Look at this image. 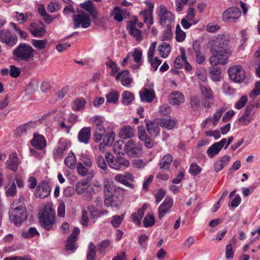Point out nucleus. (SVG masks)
Wrapping results in <instances>:
<instances>
[{"label": "nucleus", "instance_id": "obj_30", "mask_svg": "<svg viewBox=\"0 0 260 260\" xmlns=\"http://www.w3.org/2000/svg\"><path fill=\"white\" fill-rule=\"evenodd\" d=\"M209 69L210 76L212 80L214 81H219L221 80V77L220 74L221 73V70L219 68L215 67V66H212Z\"/></svg>", "mask_w": 260, "mask_h": 260}, {"label": "nucleus", "instance_id": "obj_23", "mask_svg": "<svg viewBox=\"0 0 260 260\" xmlns=\"http://www.w3.org/2000/svg\"><path fill=\"white\" fill-rule=\"evenodd\" d=\"M31 144L36 148L42 150L46 146V141L42 135L34 134L33 139L31 141Z\"/></svg>", "mask_w": 260, "mask_h": 260}, {"label": "nucleus", "instance_id": "obj_38", "mask_svg": "<svg viewBox=\"0 0 260 260\" xmlns=\"http://www.w3.org/2000/svg\"><path fill=\"white\" fill-rule=\"evenodd\" d=\"M158 51L159 54L163 58H166L168 56L171 51V46L169 44L166 42H162L158 46Z\"/></svg>", "mask_w": 260, "mask_h": 260}, {"label": "nucleus", "instance_id": "obj_61", "mask_svg": "<svg viewBox=\"0 0 260 260\" xmlns=\"http://www.w3.org/2000/svg\"><path fill=\"white\" fill-rule=\"evenodd\" d=\"M201 171V168L196 164H192L190 165L189 172L193 176H197Z\"/></svg>", "mask_w": 260, "mask_h": 260}, {"label": "nucleus", "instance_id": "obj_50", "mask_svg": "<svg viewBox=\"0 0 260 260\" xmlns=\"http://www.w3.org/2000/svg\"><path fill=\"white\" fill-rule=\"evenodd\" d=\"M95 254V246L93 243H90L88 246V252L86 256L87 260H94Z\"/></svg>", "mask_w": 260, "mask_h": 260}, {"label": "nucleus", "instance_id": "obj_63", "mask_svg": "<svg viewBox=\"0 0 260 260\" xmlns=\"http://www.w3.org/2000/svg\"><path fill=\"white\" fill-rule=\"evenodd\" d=\"M10 75L13 78H17L20 74V69L14 65L10 66Z\"/></svg>", "mask_w": 260, "mask_h": 260}, {"label": "nucleus", "instance_id": "obj_18", "mask_svg": "<svg viewBox=\"0 0 260 260\" xmlns=\"http://www.w3.org/2000/svg\"><path fill=\"white\" fill-rule=\"evenodd\" d=\"M68 146V142L63 140L60 139L58 141L57 146L54 152V157L55 159H60L62 158L64 152L67 150Z\"/></svg>", "mask_w": 260, "mask_h": 260}, {"label": "nucleus", "instance_id": "obj_25", "mask_svg": "<svg viewBox=\"0 0 260 260\" xmlns=\"http://www.w3.org/2000/svg\"><path fill=\"white\" fill-rule=\"evenodd\" d=\"M105 157L108 162V166L110 168L115 170H119L118 156L115 157L110 152H107L105 154Z\"/></svg>", "mask_w": 260, "mask_h": 260}, {"label": "nucleus", "instance_id": "obj_27", "mask_svg": "<svg viewBox=\"0 0 260 260\" xmlns=\"http://www.w3.org/2000/svg\"><path fill=\"white\" fill-rule=\"evenodd\" d=\"M29 27L30 32L34 37H41L46 33L45 29L37 26L35 23H31Z\"/></svg>", "mask_w": 260, "mask_h": 260}, {"label": "nucleus", "instance_id": "obj_48", "mask_svg": "<svg viewBox=\"0 0 260 260\" xmlns=\"http://www.w3.org/2000/svg\"><path fill=\"white\" fill-rule=\"evenodd\" d=\"M176 41L178 42H181L183 40H184L186 35L185 32H184L181 29L179 25H177L176 26Z\"/></svg>", "mask_w": 260, "mask_h": 260}, {"label": "nucleus", "instance_id": "obj_55", "mask_svg": "<svg viewBox=\"0 0 260 260\" xmlns=\"http://www.w3.org/2000/svg\"><path fill=\"white\" fill-rule=\"evenodd\" d=\"M60 5L57 2H51L47 7V10L50 13H53L60 9Z\"/></svg>", "mask_w": 260, "mask_h": 260}, {"label": "nucleus", "instance_id": "obj_51", "mask_svg": "<svg viewBox=\"0 0 260 260\" xmlns=\"http://www.w3.org/2000/svg\"><path fill=\"white\" fill-rule=\"evenodd\" d=\"M22 235L25 238H30L39 235V233L35 228L31 227L27 231L23 232Z\"/></svg>", "mask_w": 260, "mask_h": 260}, {"label": "nucleus", "instance_id": "obj_62", "mask_svg": "<svg viewBox=\"0 0 260 260\" xmlns=\"http://www.w3.org/2000/svg\"><path fill=\"white\" fill-rule=\"evenodd\" d=\"M247 97L246 95H243L235 104V108L237 109L242 108L247 102Z\"/></svg>", "mask_w": 260, "mask_h": 260}, {"label": "nucleus", "instance_id": "obj_58", "mask_svg": "<svg viewBox=\"0 0 260 260\" xmlns=\"http://www.w3.org/2000/svg\"><path fill=\"white\" fill-rule=\"evenodd\" d=\"M76 169L78 174L81 176H85L88 174V170L81 162L77 164Z\"/></svg>", "mask_w": 260, "mask_h": 260}, {"label": "nucleus", "instance_id": "obj_53", "mask_svg": "<svg viewBox=\"0 0 260 260\" xmlns=\"http://www.w3.org/2000/svg\"><path fill=\"white\" fill-rule=\"evenodd\" d=\"M96 162L98 166L103 171H105L107 170V165L103 156L101 155L97 156Z\"/></svg>", "mask_w": 260, "mask_h": 260}, {"label": "nucleus", "instance_id": "obj_7", "mask_svg": "<svg viewBox=\"0 0 260 260\" xmlns=\"http://www.w3.org/2000/svg\"><path fill=\"white\" fill-rule=\"evenodd\" d=\"M125 152L130 157H138L143 154L142 145L140 143H134L130 139L125 144Z\"/></svg>", "mask_w": 260, "mask_h": 260}, {"label": "nucleus", "instance_id": "obj_54", "mask_svg": "<svg viewBox=\"0 0 260 260\" xmlns=\"http://www.w3.org/2000/svg\"><path fill=\"white\" fill-rule=\"evenodd\" d=\"M104 191L105 195H112V184L108 180L104 181Z\"/></svg>", "mask_w": 260, "mask_h": 260}, {"label": "nucleus", "instance_id": "obj_43", "mask_svg": "<svg viewBox=\"0 0 260 260\" xmlns=\"http://www.w3.org/2000/svg\"><path fill=\"white\" fill-rule=\"evenodd\" d=\"M181 55L176 57L174 61L175 67L177 69L183 68V64L186 62L185 53L184 51H181Z\"/></svg>", "mask_w": 260, "mask_h": 260}, {"label": "nucleus", "instance_id": "obj_14", "mask_svg": "<svg viewBox=\"0 0 260 260\" xmlns=\"http://www.w3.org/2000/svg\"><path fill=\"white\" fill-rule=\"evenodd\" d=\"M76 191L79 194H81L86 192L87 198L90 200L91 199V192L92 188L89 187V184L86 180H81L76 185Z\"/></svg>", "mask_w": 260, "mask_h": 260}, {"label": "nucleus", "instance_id": "obj_34", "mask_svg": "<svg viewBox=\"0 0 260 260\" xmlns=\"http://www.w3.org/2000/svg\"><path fill=\"white\" fill-rule=\"evenodd\" d=\"M65 165L70 169H74L76 164V157L75 154L71 152L68 153L64 161Z\"/></svg>", "mask_w": 260, "mask_h": 260}, {"label": "nucleus", "instance_id": "obj_10", "mask_svg": "<svg viewBox=\"0 0 260 260\" xmlns=\"http://www.w3.org/2000/svg\"><path fill=\"white\" fill-rule=\"evenodd\" d=\"M230 79L237 83H241L245 78L244 71L240 65L231 67L228 70Z\"/></svg>", "mask_w": 260, "mask_h": 260}, {"label": "nucleus", "instance_id": "obj_24", "mask_svg": "<svg viewBox=\"0 0 260 260\" xmlns=\"http://www.w3.org/2000/svg\"><path fill=\"white\" fill-rule=\"evenodd\" d=\"M81 7L88 11L94 19L98 18V13L93 6V2L90 0L85 2L84 3L81 4Z\"/></svg>", "mask_w": 260, "mask_h": 260}, {"label": "nucleus", "instance_id": "obj_5", "mask_svg": "<svg viewBox=\"0 0 260 260\" xmlns=\"http://www.w3.org/2000/svg\"><path fill=\"white\" fill-rule=\"evenodd\" d=\"M156 13L159 18V24L162 26H166L167 30H170V24L175 19L173 13L169 11L164 4L159 5L157 9Z\"/></svg>", "mask_w": 260, "mask_h": 260}, {"label": "nucleus", "instance_id": "obj_26", "mask_svg": "<svg viewBox=\"0 0 260 260\" xmlns=\"http://www.w3.org/2000/svg\"><path fill=\"white\" fill-rule=\"evenodd\" d=\"M148 133L152 137H156L159 133L160 128L158 124L154 121H150L146 123Z\"/></svg>", "mask_w": 260, "mask_h": 260}, {"label": "nucleus", "instance_id": "obj_39", "mask_svg": "<svg viewBox=\"0 0 260 260\" xmlns=\"http://www.w3.org/2000/svg\"><path fill=\"white\" fill-rule=\"evenodd\" d=\"M176 120L175 119H161L159 125L162 127L166 128L168 129L173 128L176 124Z\"/></svg>", "mask_w": 260, "mask_h": 260}, {"label": "nucleus", "instance_id": "obj_64", "mask_svg": "<svg viewBox=\"0 0 260 260\" xmlns=\"http://www.w3.org/2000/svg\"><path fill=\"white\" fill-rule=\"evenodd\" d=\"M260 94V81L257 82L254 88L251 91L249 94L251 98H255Z\"/></svg>", "mask_w": 260, "mask_h": 260}, {"label": "nucleus", "instance_id": "obj_36", "mask_svg": "<svg viewBox=\"0 0 260 260\" xmlns=\"http://www.w3.org/2000/svg\"><path fill=\"white\" fill-rule=\"evenodd\" d=\"M200 89L202 95H203L204 98L207 100H213V92L211 88L206 86L203 84H200Z\"/></svg>", "mask_w": 260, "mask_h": 260}, {"label": "nucleus", "instance_id": "obj_21", "mask_svg": "<svg viewBox=\"0 0 260 260\" xmlns=\"http://www.w3.org/2000/svg\"><path fill=\"white\" fill-rule=\"evenodd\" d=\"M115 79L117 81L120 80L121 84L124 86H128L132 82L129 72L126 70L118 73L115 77Z\"/></svg>", "mask_w": 260, "mask_h": 260}, {"label": "nucleus", "instance_id": "obj_20", "mask_svg": "<svg viewBox=\"0 0 260 260\" xmlns=\"http://www.w3.org/2000/svg\"><path fill=\"white\" fill-rule=\"evenodd\" d=\"M170 103L173 105H179L184 102V95L178 91L172 92L169 95Z\"/></svg>", "mask_w": 260, "mask_h": 260}, {"label": "nucleus", "instance_id": "obj_49", "mask_svg": "<svg viewBox=\"0 0 260 260\" xmlns=\"http://www.w3.org/2000/svg\"><path fill=\"white\" fill-rule=\"evenodd\" d=\"M155 223L154 217L149 214H147L143 220V226L145 228L152 226Z\"/></svg>", "mask_w": 260, "mask_h": 260}, {"label": "nucleus", "instance_id": "obj_2", "mask_svg": "<svg viewBox=\"0 0 260 260\" xmlns=\"http://www.w3.org/2000/svg\"><path fill=\"white\" fill-rule=\"evenodd\" d=\"M9 216L10 221L16 226L21 224L26 219L27 214L23 199L19 198L12 203L9 210Z\"/></svg>", "mask_w": 260, "mask_h": 260}, {"label": "nucleus", "instance_id": "obj_12", "mask_svg": "<svg viewBox=\"0 0 260 260\" xmlns=\"http://www.w3.org/2000/svg\"><path fill=\"white\" fill-rule=\"evenodd\" d=\"M0 41L9 46L13 47L17 44L18 38L12 35L9 30L2 29L0 30Z\"/></svg>", "mask_w": 260, "mask_h": 260}, {"label": "nucleus", "instance_id": "obj_42", "mask_svg": "<svg viewBox=\"0 0 260 260\" xmlns=\"http://www.w3.org/2000/svg\"><path fill=\"white\" fill-rule=\"evenodd\" d=\"M86 101L83 98H77L73 103L72 108L74 111H79L84 108Z\"/></svg>", "mask_w": 260, "mask_h": 260}, {"label": "nucleus", "instance_id": "obj_59", "mask_svg": "<svg viewBox=\"0 0 260 260\" xmlns=\"http://www.w3.org/2000/svg\"><path fill=\"white\" fill-rule=\"evenodd\" d=\"M253 119L252 116H246V115H242V116L239 119L240 123L242 125H248L250 123Z\"/></svg>", "mask_w": 260, "mask_h": 260}, {"label": "nucleus", "instance_id": "obj_56", "mask_svg": "<svg viewBox=\"0 0 260 260\" xmlns=\"http://www.w3.org/2000/svg\"><path fill=\"white\" fill-rule=\"evenodd\" d=\"M34 125V123L32 122L25 123L18 127V131L20 134H22L27 131H30Z\"/></svg>", "mask_w": 260, "mask_h": 260}, {"label": "nucleus", "instance_id": "obj_13", "mask_svg": "<svg viewBox=\"0 0 260 260\" xmlns=\"http://www.w3.org/2000/svg\"><path fill=\"white\" fill-rule=\"evenodd\" d=\"M51 187L49 184L45 181L41 182L37 187L35 192L36 197L43 199L50 194Z\"/></svg>", "mask_w": 260, "mask_h": 260}, {"label": "nucleus", "instance_id": "obj_35", "mask_svg": "<svg viewBox=\"0 0 260 260\" xmlns=\"http://www.w3.org/2000/svg\"><path fill=\"white\" fill-rule=\"evenodd\" d=\"M173 160V157L171 154H167L162 157L160 164L159 167L160 169L168 170L170 168L171 162Z\"/></svg>", "mask_w": 260, "mask_h": 260}, {"label": "nucleus", "instance_id": "obj_41", "mask_svg": "<svg viewBox=\"0 0 260 260\" xmlns=\"http://www.w3.org/2000/svg\"><path fill=\"white\" fill-rule=\"evenodd\" d=\"M119 94L118 92L111 89L106 95L107 102L110 103L115 104L119 98Z\"/></svg>", "mask_w": 260, "mask_h": 260}, {"label": "nucleus", "instance_id": "obj_9", "mask_svg": "<svg viewBox=\"0 0 260 260\" xmlns=\"http://www.w3.org/2000/svg\"><path fill=\"white\" fill-rule=\"evenodd\" d=\"M241 15L240 10L235 7H230L225 10L222 14V20L226 23H234Z\"/></svg>", "mask_w": 260, "mask_h": 260}, {"label": "nucleus", "instance_id": "obj_37", "mask_svg": "<svg viewBox=\"0 0 260 260\" xmlns=\"http://www.w3.org/2000/svg\"><path fill=\"white\" fill-rule=\"evenodd\" d=\"M125 144L123 140H118L113 145V151L118 154H124L126 150Z\"/></svg>", "mask_w": 260, "mask_h": 260}, {"label": "nucleus", "instance_id": "obj_1", "mask_svg": "<svg viewBox=\"0 0 260 260\" xmlns=\"http://www.w3.org/2000/svg\"><path fill=\"white\" fill-rule=\"evenodd\" d=\"M230 41L228 36L219 35L212 41L210 45V52L212 56L209 58V62L212 66L218 64H226L229 61V58L232 54V50L229 47Z\"/></svg>", "mask_w": 260, "mask_h": 260}, {"label": "nucleus", "instance_id": "obj_16", "mask_svg": "<svg viewBox=\"0 0 260 260\" xmlns=\"http://www.w3.org/2000/svg\"><path fill=\"white\" fill-rule=\"evenodd\" d=\"M226 142V139L223 138L220 141L216 142L212 145L207 151L208 156L210 158H212L215 155L218 154Z\"/></svg>", "mask_w": 260, "mask_h": 260}, {"label": "nucleus", "instance_id": "obj_28", "mask_svg": "<svg viewBox=\"0 0 260 260\" xmlns=\"http://www.w3.org/2000/svg\"><path fill=\"white\" fill-rule=\"evenodd\" d=\"M8 166L9 169L14 172L17 170L19 162L18 158L16 153H12L9 156V158L7 160Z\"/></svg>", "mask_w": 260, "mask_h": 260}, {"label": "nucleus", "instance_id": "obj_4", "mask_svg": "<svg viewBox=\"0 0 260 260\" xmlns=\"http://www.w3.org/2000/svg\"><path fill=\"white\" fill-rule=\"evenodd\" d=\"M55 212L50 205H45L39 215L40 223L42 227L50 230L54 223Z\"/></svg>", "mask_w": 260, "mask_h": 260}, {"label": "nucleus", "instance_id": "obj_6", "mask_svg": "<svg viewBox=\"0 0 260 260\" xmlns=\"http://www.w3.org/2000/svg\"><path fill=\"white\" fill-rule=\"evenodd\" d=\"M93 121L94 129L93 139L95 142H99L105 135V128L103 125V121L101 117H93L91 119Z\"/></svg>", "mask_w": 260, "mask_h": 260}, {"label": "nucleus", "instance_id": "obj_19", "mask_svg": "<svg viewBox=\"0 0 260 260\" xmlns=\"http://www.w3.org/2000/svg\"><path fill=\"white\" fill-rule=\"evenodd\" d=\"M127 29L129 34L134 37L138 41H141L143 38L141 35V31L136 27V21H131L127 26Z\"/></svg>", "mask_w": 260, "mask_h": 260}, {"label": "nucleus", "instance_id": "obj_60", "mask_svg": "<svg viewBox=\"0 0 260 260\" xmlns=\"http://www.w3.org/2000/svg\"><path fill=\"white\" fill-rule=\"evenodd\" d=\"M123 219V215H115L113 217L111 222L113 226L115 228L119 227Z\"/></svg>", "mask_w": 260, "mask_h": 260}, {"label": "nucleus", "instance_id": "obj_44", "mask_svg": "<svg viewBox=\"0 0 260 260\" xmlns=\"http://www.w3.org/2000/svg\"><path fill=\"white\" fill-rule=\"evenodd\" d=\"M48 43V40H35L33 39L31 41L32 46L36 49L39 50H42L46 48V45Z\"/></svg>", "mask_w": 260, "mask_h": 260}, {"label": "nucleus", "instance_id": "obj_47", "mask_svg": "<svg viewBox=\"0 0 260 260\" xmlns=\"http://www.w3.org/2000/svg\"><path fill=\"white\" fill-rule=\"evenodd\" d=\"M114 179L116 181L119 182V183L127 186L128 187H129L130 188H134V185L132 183L125 180V178L123 174H119L116 175L115 176Z\"/></svg>", "mask_w": 260, "mask_h": 260}, {"label": "nucleus", "instance_id": "obj_17", "mask_svg": "<svg viewBox=\"0 0 260 260\" xmlns=\"http://www.w3.org/2000/svg\"><path fill=\"white\" fill-rule=\"evenodd\" d=\"M140 96L141 101L151 103L155 98V94L153 89L143 88L140 91Z\"/></svg>", "mask_w": 260, "mask_h": 260}, {"label": "nucleus", "instance_id": "obj_33", "mask_svg": "<svg viewBox=\"0 0 260 260\" xmlns=\"http://www.w3.org/2000/svg\"><path fill=\"white\" fill-rule=\"evenodd\" d=\"M39 82L38 80L32 79L27 85L25 88V92L27 95H31L35 93L38 89Z\"/></svg>", "mask_w": 260, "mask_h": 260}, {"label": "nucleus", "instance_id": "obj_57", "mask_svg": "<svg viewBox=\"0 0 260 260\" xmlns=\"http://www.w3.org/2000/svg\"><path fill=\"white\" fill-rule=\"evenodd\" d=\"M132 56L134 61L137 63H140L142 56V52L138 49H135L132 53Z\"/></svg>", "mask_w": 260, "mask_h": 260}, {"label": "nucleus", "instance_id": "obj_32", "mask_svg": "<svg viewBox=\"0 0 260 260\" xmlns=\"http://www.w3.org/2000/svg\"><path fill=\"white\" fill-rule=\"evenodd\" d=\"M15 14V18L17 21L20 24H22L25 23L30 17L32 16V14L30 12H27L26 13H21L18 11H16L14 13Z\"/></svg>", "mask_w": 260, "mask_h": 260}, {"label": "nucleus", "instance_id": "obj_31", "mask_svg": "<svg viewBox=\"0 0 260 260\" xmlns=\"http://www.w3.org/2000/svg\"><path fill=\"white\" fill-rule=\"evenodd\" d=\"M104 204L106 207H114L116 208L119 207L121 204L120 201L115 200L112 195H105Z\"/></svg>", "mask_w": 260, "mask_h": 260}, {"label": "nucleus", "instance_id": "obj_29", "mask_svg": "<svg viewBox=\"0 0 260 260\" xmlns=\"http://www.w3.org/2000/svg\"><path fill=\"white\" fill-rule=\"evenodd\" d=\"M134 129L129 125L123 126L119 132V136L123 139H127L134 135Z\"/></svg>", "mask_w": 260, "mask_h": 260}, {"label": "nucleus", "instance_id": "obj_22", "mask_svg": "<svg viewBox=\"0 0 260 260\" xmlns=\"http://www.w3.org/2000/svg\"><path fill=\"white\" fill-rule=\"evenodd\" d=\"M91 128L90 127H85L79 131L78 139L80 142L87 144L89 142Z\"/></svg>", "mask_w": 260, "mask_h": 260}, {"label": "nucleus", "instance_id": "obj_40", "mask_svg": "<svg viewBox=\"0 0 260 260\" xmlns=\"http://www.w3.org/2000/svg\"><path fill=\"white\" fill-rule=\"evenodd\" d=\"M110 14L118 22H121L123 19V11L119 7H115Z\"/></svg>", "mask_w": 260, "mask_h": 260}, {"label": "nucleus", "instance_id": "obj_3", "mask_svg": "<svg viewBox=\"0 0 260 260\" xmlns=\"http://www.w3.org/2000/svg\"><path fill=\"white\" fill-rule=\"evenodd\" d=\"M35 50L28 44L20 43L13 51V58L14 60L19 61H28L34 57Z\"/></svg>", "mask_w": 260, "mask_h": 260}, {"label": "nucleus", "instance_id": "obj_46", "mask_svg": "<svg viewBox=\"0 0 260 260\" xmlns=\"http://www.w3.org/2000/svg\"><path fill=\"white\" fill-rule=\"evenodd\" d=\"M115 136V134L113 132L105 134L103 137L104 145L106 146L112 145L114 142Z\"/></svg>", "mask_w": 260, "mask_h": 260}, {"label": "nucleus", "instance_id": "obj_11", "mask_svg": "<svg viewBox=\"0 0 260 260\" xmlns=\"http://www.w3.org/2000/svg\"><path fill=\"white\" fill-rule=\"evenodd\" d=\"M145 3L147 9L140 12L139 16L145 23L150 26L153 23V11L154 5L151 2H146Z\"/></svg>", "mask_w": 260, "mask_h": 260}, {"label": "nucleus", "instance_id": "obj_45", "mask_svg": "<svg viewBox=\"0 0 260 260\" xmlns=\"http://www.w3.org/2000/svg\"><path fill=\"white\" fill-rule=\"evenodd\" d=\"M122 103L125 105H128L134 99V95L133 93L128 91H125L122 94Z\"/></svg>", "mask_w": 260, "mask_h": 260}, {"label": "nucleus", "instance_id": "obj_8", "mask_svg": "<svg viewBox=\"0 0 260 260\" xmlns=\"http://www.w3.org/2000/svg\"><path fill=\"white\" fill-rule=\"evenodd\" d=\"M74 28H77L81 25L84 28H88L91 24L89 16L85 12L82 11L79 14L73 16Z\"/></svg>", "mask_w": 260, "mask_h": 260}, {"label": "nucleus", "instance_id": "obj_15", "mask_svg": "<svg viewBox=\"0 0 260 260\" xmlns=\"http://www.w3.org/2000/svg\"><path fill=\"white\" fill-rule=\"evenodd\" d=\"M173 205V201L170 197H166L158 208V218L161 219L169 212Z\"/></svg>", "mask_w": 260, "mask_h": 260}, {"label": "nucleus", "instance_id": "obj_52", "mask_svg": "<svg viewBox=\"0 0 260 260\" xmlns=\"http://www.w3.org/2000/svg\"><path fill=\"white\" fill-rule=\"evenodd\" d=\"M77 240L73 239L71 237H68L66 242L65 248L67 250H74L77 247L76 246V242Z\"/></svg>", "mask_w": 260, "mask_h": 260}]
</instances>
